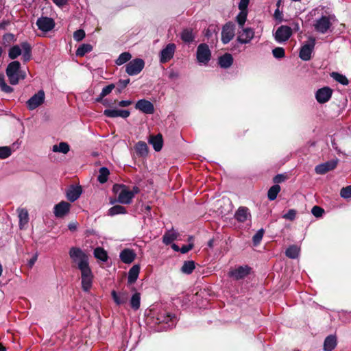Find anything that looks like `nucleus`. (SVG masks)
I'll return each instance as SVG.
<instances>
[{"mask_svg": "<svg viewBox=\"0 0 351 351\" xmlns=\"http://www.w3.org/2000/svg\"><path fill=\"white\" fill-rule=\"evenodd\" d=\"M195 266L193 261H185L181 267V271L186 274H190L194 270Z\"/></svg>", "mask_w": 351, "mask_h": 351, "instance_id": "nucleus-38", "label": "nucleus"}, {"mask_svg": "<svg viewBox=\"0 0 351 351\" xmlns=\"http://www.w3.org/2000/svg\"><path fill=\"white\" fill-rule=\"evenodd\" d=\"M114 87H115V86L113 84H109V85L105 86L102 89L99 95L97 98H95V101L96 102H101L102 99H104V97H105L106 96L108 95L112 91V90L114 88Z\"/></svg>", "mask_w": 351, "mask_h": 351, "instance_id": "nucleus-35", "label": "nucleus"}, {"mask_svg": "<svg viewBox=\"0 0 351 351\" xmlns=\"http://www.w3.org/2000/svg\"><path fill=\"white\" fill-rule=\"evenodd\" d=\"M110 174V171L108 168L106 167H101L99 169V176L97 178L98 181L104 184L107 182L108 176Z\"/></svg>", "mask_w": 351, "mask_h": 351, "instance_id": "nucleus-41", "label": "nucleus"}, {"mask_svg": "<svg viewBox=\"0 0 351 351\" xmlns=\"http://www.w3.org/2000/svg\"><path fill=\"white\" fill-rule=\"evenodd\" d=\"M280 191V186L278 184L272 186L268 191L267 197L271 201L276 199L278 194Z\"/></svg>", "mask_w": 351, "mask_h": 351, "instance_id": "nucleus-42", "label": "nucleus"}, {"mask_svg": "<svg viewBox=\"0 0 351 351\" xmlns=\"http://www.w3.org/2000/svg\"><path fill=\"white\" fill-rule=\"evenodd\" d=\"M53 2L58 6L62 7L66 5L69 0H52Z\"/></svg>", "mask_w": 351, "mask_h": 351, "instance_id": "nucleus-60", "label": "nucleus"}, {"mask_svg": "<svg viewBox=\"0 0 351 351\" xmlns=\"http://www.w3.org/2000/svg\"><path fill=\"white\" fill-rule=\"evenodd\" d=\"M129 83H130L129 78H128L126 80H120L119 81V85L121 86V89L119 90V92H121V89L125 88Z\"/></svg>", "mask_w": 351, "mask_h": 351, "instance_id": "nucleus-57", "label": "nucleus"}, {"mask_svg": "<svg viewBox=\"0 0 351 351\" xmlns=\"http://www.w3.org/2000/svg\"><path fill=\"white\" fill-rule=\"evenodd\" d=\"M247 11H243V10H240V12L237 16V18H236L237 22L238 23L239 25L241 27H243V25L246 21V19H247Z\"/></svg>", "mask_w": 351, "mask_h": 351, "instance_id": "nucleus-46", "label": "nucleus"}, {"mask_svg": "<svg viewBox=\"0 0 351 351\" xmlns=\"http://www.w3.org/2000/svg\"><path fill=\"white\" fill-rule=\"evenodd\" d=\"M145 62L141 58H136L130 61L125 66V72L129 75H136L138 74L144 68Z\"/></svg>", "mask_w": 351, "mask_h": 351, "instance_id": "nucleus-6", "label": "nucleus"}, {"mask_svg": "<svg viewBox=\"0 0 351 351\" xmlns=\"http://www.w3.org/2000/svg\"><path fill=\"white\" fill-rule=\"evenodd\" d=\"M132 104L131 100H122L118 102V106L120 107H127Z\"/></svg>", "mask_w": 351, "mask_h": 351, "instance_id": "nucleus-58", "label": "nucleus"}, {"mask_svg": "<svg viewBox=\"0 0 351 351\" xmlns=\"http://www.w3.org/2000/svg\"><path fill=\"white\" fill-rule=\"evenodd\" d=\"M132 58L131 54L129 52H123L119 55L116 60L117 65H122L124 63L128 62Z\"/></svg>", "mask_w": 351, "mask_h": 351, "instance_id": "nucleus-45", "label": "nucleus"}, {"mask_svg": "<svg viewBox=\"0 0 351 351\" xmlns=\"http://www.w3.org/2000/svg\"><path fill=\"white\" fill-rule=\"evenodd\" d=\"M21 64L19 61L10 62L6 69V75L9 79L10 83L16 85L19 83L20 79L25 77V73L20 70Z\"/></svg>", "mask_w": 351, "mask_h": 351, "instance_id": "nucleus-3", "label": "nucleus"}, {"mask_svg": "<svg viewBox=\"0 0 351 351\" xmlns=\"http://www.w3.org/2000/svg\"><path fill=\"white\" fill-rule=\"evenodd\" d=\"M12 152L10 147H0V158L5 159L11 156Z\"/></svg>", "mask_w": 351, "mask_h": 351, "instance_id": "nucleus-47", "label": "nucleus"}, {"mask_svg": "<svg viewBox=\"0 0 351 351\" xmlns=\"http://www.w3.org/2000/svg\"><path fill=\"white\" fill-rule=\"evenodd\" d=\"M69 256L74 267L80 271L83 291L88 292L92 287L93 274L89 265L87 254L80 248L73 247L69 250Z\"/></svg>", "mask_w": 351, "mask_h": 351, "instance_id": "nucleus-1", "label": "nucleus"}, {"mask_svg": "<svg viewBox=\"0 0 351 351\" xmlns=\"http://www.w3.org/2000/svg\"><path fill=\"white\" fill-rule=\"evenodd\" d=\"M340 195L343 198L348 199L351 197V185L343 187L341 189Z\"/></svg>", "mask_w": 351, "mask_h": 351, "instance_id": "nucleus-50", "label": "nucleus"}, {"mask_svg": "<svg viewBox=\"0 0 351 351\" xmlns=\"http://www.w3.org/2000/svg\"><path fill=\"white\" fill-rule=\"evenodd\" d=\"M85 37V32L83 29H78L73 34V38L76 41H80Z\"/></svg>", "mask_w": 351, "mask_h": 351, "instance_id": "nucleus-55", "label": "nucleus"}, {"mask_svg": "<svg viewBox=\"0 0 351 351\" xmlns=\"http://www.w3.org/2000/svg\"><path fill=\"white\" fill-rule=\"evenodd\" d=\"M254 36V30L251 28H243L238 36V41L241 44H246L250 42Z\"/></svg>", "mask_w": 351, "mask_h": 351, "instance_id": "nucleus-22", "label": "nucleus"}, {"mask_svg": "<svg viewBox=\"0 0 351 351\" xmlns=\"http://www.w3.org/2000/svg\"><path fill=\"white\" fill-rule=\"evenodd\" d=\"M296 216V210L290 209L286 214L283 215L282 217L285 219L293 221Z\"/></svg>", "mask_w": 351, "mask_h": 351, "instance_id": "nucleus-54", "label": "nucleus"}, {"mask_svg": "<svg viewBox=\"0 0 351 351\" xmlns=\"http://www.w3.org/2000/svg\"><path fill=\"white\" fill-rule=\"evenodd\" d=\"M125 213H126L125 208L121 205H116V206L111 207L108 210V214L110 216H114L116 215L125 214Z\"/></svg>", "mask_w": 351, "mask_h": 351, "instance_id": "nucleus-40", "label": "nucleus"}, {"mask_svg": "<svg viewBox=\"0 0 351 351\" xmlns=\"http://www.w3.org/2000/svg\"><path fill=\"white\" fill-rule=\"evenodd\" d=\"M197 60L199 63L206 64L210 59L211 53L206 44H200L197 49Z\"/></svg>", "mask_w": 351, "mask_h": 351, "instance_id": "nucleus-10", "label": "nucleus"}, {"mask_svg": "<svg viewBox=\"0 0 351 351\" xmlns=\"http://www.w3.org/2000/svg\"><path fill=\"white\" fill-rule=\"evenodd\" d=\"M300 252V248L296 245H291L286 250V256L290 258H296Z\"/></svg>", "mask_w": 351, "mask_h": 351, "instance_id": "nucleus-39", "label": "nucleus"}, {"mask_svg": "<svg viewBox=\"0 0 351 351\" xmlns=\"http://www.w3.org/2000/svg\"><path fill=\"white\" fill-rule=\"evenodd\" d=\"M233 62L232 56L230 53H225L219 58V64L221 68H229Z\"/></svg>", "mask_w": 351, "mask_h": 351, "instance_id": "nucleus-30", "label": "nucleus"}, {"mask_svg": "<svg viewBox=\"0 0 351 351\" xmlns=\"http://www.w3.org/2000/svg\"><path fill=\"white\" fill-rule=\"evenodd\" d=\"M330 76L335 81H337V82H339V84H341L342 85L346 86L349 84V81H348V78L345 75H343L341 73H339L337 72H332L330 73Z\"/></svg>", "mask_w": 351, "mask_h": 351, "instance_id": "nucleus-37", "label": "nucleus"}, {"mask_svg": "<svg viewBox=\"0 0 351 351\" xmlns=\"http://www.w3.org/2000/svg\"><path fill=\"white\" fill-rule=\"evenodd\" d=\"M285 176L282 174H278L274 178V182L275 183H280L285 180Z\"/></svg>", "mask_w": 351, "mask_h": 351, "instance_id": "nucleus-59", "label": "nucleus"}, {"mask_svg": "<svg viewBox=\"0 0 351 351\" xmlns=\"http://www.w3.org/2000/svg\"><path fill=\"white\" fill-rule=\"evenodd\" d=\"M249 3L250 0H240L239 3V9L243 11H247V6Z\"/></svg>", "mask_w": 351, "mask_h": 351, "instance_id": "nucleus-56", "label": "nucleus"}, {"mask_svg": "<svg viewBox=\"0 0 351 351\" xmlns=\"http://www.w3.org/2000/svg\"><path fill=\"white\" fill-rule=\"evenodd\" d=\"M332 17L330 16H322L319 19H316L313 24L315 29L321 34L326 33L332 25Z\"/></svg>", "mask_w": 351, "mask_h": 351, "instance_id": "nucleus-5", "label": "nucleus"}, {"mask_svg": "<svg viewBox=\"0 0 351 351\" xmlns=\"http://www.w3.org/2000/svg\"><path fill=\"white\" fill-rule=\"evenodd\" d=\"M36 25L40 31L48 32L54 27L55 22L51 18L40 17L36 21Z\"/></svg>", "mask_w": 351, "mask_h": 351, "instance_id": "nucleus-16", "label": "nucleus"}, {"mask_svg": "<svg viewBox=\"0 0 351 351\" xmlns=\"http://www.w3.org/2000/svg\"><path fill=\"white\" fill-rule=\"evenodd\" d=\"M71 205L65 201H62L55 205L53 208V214L58 218L64 217L67 215L71 209Z\"/></svg>", "mask_w": 351, "mask_h": 351, "instance_id": "nucleus-15", "label": "nucleus"}, {"mask_svg": "<svg viewBox=\"0 0 351 351\" xmlns=\"http://www.w3.org/2000/svg\"><path fill=\"white\" fill-rule=\"evenodd\" d=\"M176 49L174 43L167 44L160 51L159 58L160 63H166L173 58Z\"/></svg>", "mask_w": 351, "mask_h": 351, "instance_id": "nucleus-12", "label": "nucleus"}, {"mask_svg": "<svg viewBox=\"0 0 351 351\" xmlns=\"http://www.w3.org/2000/svg\"><path fill=\"white\" fill-rule=\"evenodd\" d=\"M38 255L36 254L32 258H30L28 261V266L29 267H32L33 265L35 264L36 261H37Z\"/></svg>", "mask_w": 351, "mask_h": 351, "instance_id": "nucleus-61", "label": "nucleus"}, {"mask_svg": "<svg viewBox=\"0 0 351 351\" xmlns=\"http://www.w3.org/2000/svg\"><path fill=\"white\" fill-rule=\"evenodd\" d=\"M250 268L247 266H241L234 270H232L229 274L234 279L239 280L247 276L250 273Z\"/></svg>", "mask_w": 351, "mask_h": 351, "instance_id": "nucleus-23", "label": "nucleus"}, {"mask_svg": "<svg viewBox=\"0 0 351 351\" xmlns=\"http://www.w3.org/2000/svg\"><path fill=\"white\" fill-rule=\"evenodd\" d=\"M235 35V25L232 23H226L221 30V41L223 44L228 43Z\"/></svg>", "mask_w": 351, "mask_h": 351, "instance_id": "nucleus-13", "label": "nucleus"}, {"mask_svg": "<svg viewBox=\"0 0 351 351\" xmlns=\"http://www.w3.org/2000/svg\"><path fill=\"white\" fill-rule=\"evenodd\" d=\"M135 150L137 154L143 156L148 153V147L144 141H138L135 145Z\"/></svg>", "mask_w": 351, "mask_h": 351, "instance_id": "nucleus-33", "label": "nucleus"}, {"mask_svg": "<svg viewBox=\"0 0 351 351\" xmlns=\"http://www.w3.org/2000/svg\"><path fill=\"white\" fill-rule=\"evenodd\" d=\"M0 88L2 91L6 93H10L13 91V88L6 84L4 76L2 75H0Z\"/></svg>", "mask_w": 351, "mask_h": 351, "instance_id": "nucleus-48", "label": "nucleus"}, {"mask_svg": "<svg viewBox=\"0 0 351 351\" xmlns=\"http://www.w3.org/2000/svg\"><path fill=\"white\" fill-rule=\"evenodd\" d=\"M311 213L315 217H320L322 216L323 213H324V210L321 207L315 206L313 207Z\"/></svg>", "mask_w": 351, "mask_h": 351, "instance_id": "nucleus-53", "label": "nucleus"}, {"mask_svg": "<svg viewBox=\"0 0 351 351\" xmlns=\"http://www.w3.org/2000/svg\"><path fill=\"white\" fill-rule=\"evenodd\" d=\"M45 99V94L43 90H40L27 101V106L29 110H33L41 106Z\"/></svg>", "mask_w": 351, "mask_h": 351, "instance_id": "nucleus-9", "label": "nucleus"}, {"mask_svg": "<svg viewBox=\"0 0 351 351\" xmlns=\"http://www.w3.org/2000/svg\"><path fill=\"white\" fill-rule=\"evenodd\" d=\"M264 234V230L260 229L253 237V243L255 245H258L263 239Z\"/></svg>", "mask_w": 351, "mask_h": 351, "instance_id": "nucleus-49", "label": "nucleus"}, {"mask_svg": "<svg viewBox=\"0 0 351 351\" xmlns=\"http://www.w3.org/2000/svg\"><path fill=\"white\" fill-rule=\"evenodd\" d=\"M94 256L103 262L107 261L108 258L106 251L100 247H97L94 250Z\"/></svg>", "mask_w": 351, "mask_h": 351, "instance_id": "nucleus-34", "label": "nucleus"}, {"mask_svg": "<svg viewBox=\"0 0 351 351\" xmlns=\"http://www.w3.org/2000/svg\"><path fill=\"white\" fill-rule=\"evenodd\" d=\"M234 218L239 222L243 223L247 220H250L251 214L247 207L240 206L235 212Z\"/></svg>", "mask_w": 351, "mask_h": 351, "instance_id": "nucleus-21", "label": "nucleus"}, {"mask_svg": "<svg viewBox=\"0 0 351 351\" xmlns=\"http://www.w3.org/2000/svg\"><path fill=\"white\" fill-rule=\"evenodd\" d=\"M332 95V90L328 86H324L318 89L315 93V99L319 104L328 102Z\"/></svg>", "mask_w": 351, "mask_h": 351, "instance_id": "nucleus-14", "label": "nucleus"}, {"mask_svg": "<svg viewBox=\"0 0 351 351\" xmlns=\"http://www.w3.org/2000/svg\"><path fill=\"white\" fill-rule=\"evenodd\" d=\"M193 237H190L189 238V241L190 243L189 245H184L180 249V252L182 254H185L190 251L193 247V243H192Z\"/></svg>", "mask_w": 351, "mask_h": 351, "instance_id": "nucleus-52", "label": "nucleus"}, {"mask_svg": "<svg viewBox=\"0 0 351 351\" xmlns=\"http://www.w3.org/2000/svg\"><path fill=\"white\" fill-rule=\"evenodd\" d=\"M17 213L19 219V227L23 229L29 221V214L25 208H18Z\"/></svg>", "mask_w": 351, "mask_h": 351, "instance_id": "nucleus-27", "label": "nucleus"}, {"mask_svg": "<svg viewBox=\"0 0 351 351\" xmlns=\"http://www.w3.org/2000/svg\"><path fill=\"white\" fill-rule=\"evenodd\" d=\"M93 47L89 44H83L76 51V56H84L86 53L91 51Z\"/></svg>", "mask_w": 351, "mask_h": 351, "instance_id": "nucleus-44", "label": "nucleus"}, {"mask_svg": "<svg viewBox=\"0 0 351 351\" xmlns=\"http://www.w3.org/2000/svg\"><path fill=\"white\" fill-rule=\"evenodd\" d=\"M337 346V338L335 335H330L328 336L324 342V350L332 351Z\"/></svg>", "mask_w": 351, "mask_h": 351, "instance_id": "nucleus-29", "label": "nucleus"}, {"mask_svg": "<svg viewBox=\"0 0 351 351\" xmlns=\"http://www.w3.org/2000/svg\"><path fill=\"white\" fill-rule=\"evenodd\" d=\"M68 227L71 231H75L77 229V224L75 223H70Z\"/></svg>", "mask_w": 351, "mask_h": 351, "instance_id": "nucleus-64", "label": "nucleus"}, {"mask_svg": "<svg viewBox=\"0 0 351 351\" xmlns=\"http://www.w3.org/2000/svg\"><path fill=\"white\" fill-rule=\"evenodd\" d=\"M315 45V39L310 38L304 44L300 51V58L304 61H308L311 58V54Z\"/></svg>", "mask_w": 351, "mask_h": 351, "instance_id": "nucleus-7", "label": "nucleus"}, {"mask_svg": "<svg viewBox=\"0 0 351 351\" xmlns=\"http://www.w3.org/2000/svg\"><path fill=\"white\" fill-rule=\"evenodd\" d=\"M82 193V189L81 186L71 185L66 190V198L71 202L77 200Z\"/></svg>", "mask_w": 351, "mask_h": 351, "instance_id": "nucleus-20", "label": "nucleus"}, {"mask_svg": "<svg viewBox=\"0 0 351 351\" xmlns=\"http://www.w3.org/2000/svg\"><path fill=\"white\" fill-rule=\"evenodd\" d=\"M119 257L123 263L130 264L134 260L136 254L132 250L125 249L121 252Z\"/></svg>", "mask_w": 351, "mask_h": 351, "instance_id": "nucleus-26", "label": "nucleus"}, {"mask_svg": "<svg viewBox=\"0 0 351 351\" xmlns=\"http://www.w3.org/2000/svg\"><path fill=\"white\" fill-rule=\"evenodd\" d=\"M70 150L69 144L66 142H61L59 144H56L52 147V151L53 152L62 153L64 154H67Z\"/></svg>", "mask_w": 351, "mask_h": 351, "instance_id": "nucleus-31", "label": "nucleus"}, {"mask_svg": "<svg viewBox=\"0 0 351 351\" xmlns=\"http://www.w3.org/2000/svg\"><path fill=\"white\" fill-rule=\"evenodd\" d=\"M148 142L152 145L155 151L159 152L161 150L163 145L162 136L160 134L157 135H151L149 138Z\"/></svg>", "mask_w": 351, "mask_h": 351, "instance_id": "nucleus-24", "label": "nucleus"}, {"mask_svg": "<svg viewBox=\"0 0 351 351\" xmlns=\"http://www.w3.org/2000/svg\"><path fill=\"white\" fill-rule=\"evenodd\" d=\"M338 163V160H332L315 167V171L317 174H324L329 171L334 169Z\"/></svg>", "mask_w": 351, "mask_h": 351, "instance_id": "nucleus-17", "label": "nucleus"}, {"mask_svg": "<svg viewBox=\"0 0 351 351\" xmlns=\"http://www.w3.org/2000/svg\"><path fill=\"white\" fill-rule=\"evenodd\" d=\"M23 56L25 62L29 61L32 58V47L27 42H23L21 45H14L9 50V58L16 59L20 55Z\"/></svg>", "mask_w": 351, "mask_h": 351, "instance_id": "nucleus-2", "label": "nucleus"}, {"mask_svg": "<svg viewBox=\"0 0 351 351\" xmlns=\"http://www.w3.org/2000/svg\"><path fill=\"white\" fill-rule=\"evenodd\" d=\"M156 319L158 324L165 323L167 324V326L165 327V329L173 328L176 322L175 315H171L165 310L160 311L157 314Z\"/></svg>", "mask_w": 351, "mask_h": 351, "instance_id": "nucleus-8", "label": "nucleus"}, {"mask_svg": "<svg viewBox=\"0 0 351 351\" xmlns=\"http://www.w3.org/2000/svg\"><path fill=\"white\" fill-rule=\"evenodd\" d=\"M292 35V29L287 25L280 26L274 34V38L278 43L286 42Z\"/></svg>", "mask_w": 351, "mask_h": 351, "instance_id": "nucleus-11", "label": "nucleus"}, {"mask_svg": "<svg viewBox=\"0 0 351 351\" xmlns=\"http://www.w3.org/2000/svg\"><path fill=\"white\" fill-rule=\"evenodd\" d=\"M115 193H118L117 202L123 204H130L133 199V193L128 188L122 184H114L112 188Z\"/></svg>", "mask_w": 351, "mask_h": 351, "instance_id": "nucleus-4", "label": "nucleus"}, {"mask_svg": "<svg viewBox=\"0 0 351 351\" xmlns=\"http://www.w3.org/2000/svg\"><path fill=\"white\" fill-rule=\"evenodd\" d=\"M181 38L184 43H191L194 40L195 35L190 29H185L181 33Z\"/></svg>", "mask_w": 351, "mask_h": 351, "instance_id": "nucleus-36", "label": "nucleus"}, {"mask_svg": "<svg viewBox=\"0 0 351 351\" xmlns=\"http://www.w3.org/2000/svg\"><path fill=\"white\" fill-rule=\"evenodd\" d=\"M178 234L173 230L167 231L163 236L162 241L165 244L169 245L177 239Z\"/></svg>", "mask_w": 351, "mask_h": 351, "instance_id": "nucleus-32", "label": "nucleus"}, {"mask_svg": "<svg viewBox=\"0 0 351 351\" xmlns=\"http://www.w3.org/2000/svg\"><path fill=\"white\" fill-rule=\"evenodd\" d=\"M111 295L114 302L117 305H122L125 304L128 300V294L125 291H122L120 293H117L115 291H112L111 292Z\"/></svg>", "mask_w": 351, "mask_h": 351, "instance_id": "nucleus-25", "label": "nucleus"}, {"mask_svg": "<svg viewBox=\"0 0 351 351\" xmlns=\"http://www.w3.org/2000/svg\"><path fill=\"white\" fill-rule=\"evenodd\" d=\"M140 272V267L138 265H133L128 272V282L130 285L134 283L138 279Z\"/></svg>", "mask_w": 351, "mask_h": 351, "instance_id": "nucleus-28", "label": "nucleus"}, {"mask_svg": "<svg viewBox=\"0 0 351 351\" xmlns=\"http://www.w3.org/2000/svg\"><path fill=\"white\" fill-rule=\"evenodd\" d=\"M274 56L276 58H281L285 56V50L282 47H276L272 50Z\"/></svg>", "mask_w": 351, "mask_h": 351, "instance_id": "nucleus-51", "label": "nucleus"}, {"mask_svg": "<svg viewBox=\"0 0 351 351\" xmlns=\"http://www.w3.org/2000/svg\"><path fill=\"white\" fill-rule=\"evenodd\" d=\"M104 114L110 118L122 117L125 119L130 114L129 110H119V109H106L104 111Z\"/></svg>", "mask_w": 351, "mask_h": 351, "instance_id": "nucleus-19", "label": "nucleus"}, {"mask_svg": "<svg viewBox=\"0 0 351 351\" xmlns=\"http://www.w3.org/2000/svg\"><path fill=\"white\" fill-rule=\"evenodd\" d=\"M293 32H298L300 29V25L297 23H294L292 24V27H291Z\"/></svg>", "mask_w": 351, "mask_h": 351, "instance_id": "nucleus-63", "label": "nucleus"}, {"mask_svg": "<svg viewBox=\"0 0 351 351\" xmlns=\"http://www.w3.org/2000/svg\"><path fill=\"white\" fill-rule=\"evenodd\" d=\"M135 108L145 114H151L154 112V107L152 102L146 99L138 100Z\"/></svg>", "mask_w": 351, "mask_h": 351, "instance_id": "nucleus-18", "label": "nucleus"}, {"mask_svg": "<svg viewBox=\"0 0 351 351\" xmlns=\"http://www.w3.org/2000/svg\"><path fill=\"white\" fill-rule=\"evenodd\" d=\"M179 73L176 71H171L169 73V77L171 80H176L178 78Z\"/></svg>", "mask_w": 351, "mask_h": 351, "instance_id": "nucleus-62", "label": "nucleus"}, {"mask_svg": "<svg viewBox=\"0 0 351 351\" xmlns=\"http://www.w3.org/2000/svg\"><path fill=\"white\" fill-rule=\"evenodd\" d=\"M141 305V295L139 293H135L132 295L130 300V306L134 310H138Z\"/></svg>", "mask_w": 351, "mask_h": 351, "instance_id": "nucleus-43", "label": "nucleus"}]
</instances>
